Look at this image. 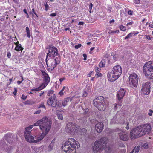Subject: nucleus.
Returning <instances> with one entry per match:
<instances>
[{
    "instance_id": "f257e3e1",
    "label": "nucleus",
    "mask_w": 153,
    "mask_h": 153,
    "mask_svg": "<svg viewBox=\"0 0 153 153\" xmlns=\"http://www.w3.org/2000/svg\"><path fill=\"white\" fill-rule=\"evenodd\" d=\"M52 124L46 117L26 128L25 131V137L26 141L35 143L40 142L49 131Z\"/></svg>"
},
{
    "instance_id": "f03ea898",
    "label": "nucleus",
    "mask_w": 153,
    "mask_h": 153,
    "mask_svg": "<svg viewBox=\"0 0 153 153\" xmlns=\"http://www.w3.org/2000/svg\"><path fill=\"white\" fill-rule=\"evenodd\" d=\"M107 139L105 137H102L98 141H95L93 147V150L94 153H108L110 148L107 146Z\"/></svg>"
},
{
    "instance_id": "7ed1b4c3",
    "label": "nucleus",
    "mask_w": 153,
    "mask_h": 153,
    "mask_svg": "<svg viewBox=\"0 0 153 153\" xmlns=\"http://www.w3.org/2000/svg\"><path fill=\"white\" fill-rule=\"evenodd\" d=\"M80 147L78 142L73 138H68L62 144V148L66 153H76V149Z\"/></svg>"
},
{
    "instance_id": "20e7f679",
    "label": "nucleus",
    "mask_w": 153,
    "mask_h": 153,
    "mask_svg": "<svg viewBox=\"0 0 153 153\" xmlns=\"http://www.w3.org/2000/svg\"><path fill=\"white\" fill-rule=\"evenodd\" d=\"M122 71V68L120 65L114 66L112 69L111 72L108 73L107 77L108 80L111 82L115 81L121 75Z\"/></svg>"
},
{
    "instance_id": "39448f33",
    "label": "nucleus",
    "mask_w": 153,
    "mask_h": 153,
    "mask_svg": "<svg viewBox=\"0 0 153 153\" xmlns=\"http://www.w3.org/2000/svg\"><path fill=\"white\" fill-rule=\"evenodd\" d=\"M61 61V58L60 56H57L52 58H48L47 59H45L47 66L48 67L49 70L52 71L56 66L57 65L60 64Z\"/></svg>"
},
{
    "instance_id": "423d86ee",
    "label": "nucleus",
    "mask_w": 153,
    "mask_h": 153,
    "mask_svg": "<svg viewBox=\"0 0 153 153\" xmlns=\"http://www.w3.org/2000/svg\"><path fill=\"white\" fill-rule=\"evenodd\" d=\"M93 103L100 111H104L106 109L105 100L102 96H99L94 99L93 101Z\"/></svg>"
},
{
    "instance_id": "0eeeda50",
    "label": "nucleus",
    "mask_w": 153,
    "mask_h": 153,
    "mask_svg": "<svg viewBox=\"0 0 153 153\" xmlns=\"http://www.w3.org/2000/svg\"><path fill=\"white\" fill-rule=\"evenodd\" d=\"M60 100L57 99L55 94H53V96L51 97L47 100V104L49 105L58 109L62 107V105L59 102Z\"/></svg>"
},
{
    "instance_id": "6e6552de",
    "label": "nucleus",
    "mask_w": 153,
    "mask_h": 153,
    "mask_svg": "<svg viewBox=\"0 0 153 153\" xmlns=\"http://www.w3.org/2000/svg\"><path fill=\"white\" fill-rule=\"evenodd\" d=\"M79 128L80 127L75 123L71 122L66 124L65 129L67 132L74 134L78 132Z\"/></svg>"
},
{
    "instance_id": "1a4fd4ad",
    "label": "nucleus",
    "mask_w": 153,
    "mask_h": 153,
    "mask_svg": "<svg viewBox=\"0 0 153 153\" xmlns=\"http://www.w3.org/2000/svg\"><path fill=\"white\" fill-rule=\"evenodd\" d=\"M141 128V127L138 126L131 130L130 132V135L131 139L137 138L143 136Z\"/></svg>"
},
{
    "instance_id": "9d476101",
    "label": "nucleus",
    "mask_w": 153,
    "mask_h": 153,
    "mask_svg": "<svg viewBox=\"0 0 153 153\" xmlns=\"http://www.w3.org/2000/svg\"><path fill=\"white\" fill-rule=\"evenodd\" d=\"M60 56L58 53V50L56 48L52 45H50L48 48V52L47 54V59L48 58H52Z\"/></svg>"
},
{
    "instance_id": "9b49d317",
    "label": "nucleus",
    "mask_w": 153,
    "mask_h": 153,
    "mask_svg": "<svg viewBox=\"0 0 153 153\" xmlns=\"http://www.w3.org/2000/svg\"><path fill=\"white\" fill-rule=\"evenodd\" d=\"M143 72L145 75L153 72V62L148 61L145 64Z\"/></svg>"
},
{
    "instance_id": "f8f14e48",
    "label": "nucleus",
    "mask_w": 153,
    "mask_h": 153,
    "mask_svg": "<svg viewBox=\"0 0 153 153\" xmlns=\"http://www.w3.org/2000/svg\"><path fill=\"white\" fill-rule=\"evenodd\" d=\"M129 83L130 85L134 87H137L138 85V76L135 73L131 74L129 77Z\"/></svg>"
},
{
    "instance_id": "ddd939ff",
    "label": "nucleus",
    "mask_w": 153,
    "mask_h": 153,
    "mask_svg": "<svg viewBox=\"0 0 153 153\" xmlns=\"http://www.w3.org/2000/svg\"><path fill=\"white\" fill-rule=\"evenodd\" d=\"M40 71L42 75L43 76V82L41 84L45 87H46L50 81V78L49 75L47 72L46 70H41Z\"/></svg>"
},
{
    "instance_id": "4468645a",
    "label": "nucleus",
    "mask_w": 153,
    "mask_h": 153,
    "mask_svg": "<svg viewBox=\"0 0 153 153\" xmlns=\"http://www.w3.org/2000/svg\"><path fill=\"white\" fill-rule=\"evenodd\" d=\"M150 83L149 82H146L142 84L141 92L145 95H148L150 92Z\"/></svg>"
},
{
    "instance_id": "2eb2a0df",
    "label": "nucleus",
    "mask_w": 153,
    "mask_h": 153,
    "mask_svg": "<svg viewBox=\"0 0 153 153\" xmlns=\"http://www.w3.org/2000/svg\"><path fill=\"white\" fill-rule=\"evenodd\" d=\"M80 97L79 96L78 97H67L64 98L62 101V104H61L63 106L65 107L66 106L68 103L70 102H71L72 100H76V103H77L79 102L80 100L79 98Z\"/></svg>"
},
{
    "instance_id": "dca6fc26",
    "label": "nucleus",
    "mask_w": 153,
    "mask_h": 153,
    "mask_svg": "<svg viewBox=\"0 0 153 153\" xmlns=\"http://www.w3.org/2000/svg\"><path fill=\"white\" fill-rule=\"evenodd\" d=\"M141 127V130H142L143 133L142 134L144 135L146 134H148L150 132L151 128V125L149 124H143L139 125Z\"/></svg>"
},
{
    "instance_id": "f3484780",
    "label": "nucleus",
    "mask_w": 153,
    "mask_h": 153,
    "mask_svg": "<svg viewBox=\"0 0 153 153\" xmlns=\"http://www.w3.org/2000/svg\"><path fill=\"white\" fill-rule=\"evenodd\" d=\"M120 139L123 141H127L129 139L128 134V133H125L123 132L118 133Z\"/></svg>"
},
{
    "instance_id": "a211bd4d",
    "label": "nucleus",
    "mask_w": 153,
    "mask_h": 153,
    "mask_svg": "<svg viewBox=\"0 0 153 153\" xmlns=\"http://www.w3.org/2000/svg\"><path fill=\"white\" fill-rule=\"evenodd\" d=\"M125 90L123 88L120 89L117 92V97L119 101H121V100L125 95Z\"/></svg>"
},
{
    "instance_id": "6ab92c4d",
    "label": "nucleus",
    "mask_w": 153,
    "mask_h": 153,
    "mask_svg": "<svg viewBox=\"0 0 153 153\" xmlns=\"http://www.w3.org/2000/svg\"><path fill=\"white\" fill-rule=\"evenodd\" d=\"M104 125L102 122H99L95 125V129L98 133H100L104 128Z\"/></svg>"
},
{
    "instance_id": "aec40b11",
    "label": "nucleus",
    "mask_w": 153,
    "mask_h": 153,
    "mask_svg": "<svg viewBox=\"0 0 153 153\" xmlns=\"http://www.w3.org/2000/svg\"><path fill=\"white\" fill-rule=\"evenodd\" d=\"M79 111L80 113L81 114H85L86 113H87L89 111L88 108H86L85 109L83 108L80 105H79Z\"/></svg>"
},
{
    "instance_id": "412c9836",
    "label": "nucleus",
    "mask_w": 153,
    "mask_h": 153,
    "mask_svg": "<svg viewBox=\"0 0 153 153\" xmlns=\"http://www.w3.org/2000/svg\"><path fill=\"white\" fill-rule=\"evenodd\" d=\"M45 87L42 84L40 85L39 87L35 88H33L31 90L32 91H39L43 89Z\"/></svg>"
},
{
    "instance_id": "4be33fe9",
    "label": "nucleus",
    "mask_w": 153,
    "mask_h": 153,
    "mask_svg": "<svg viewBox=\"0 0 153 153\" xmlns=\"http://www.w3.org/2000/svg\"><path fill=\"white\" fill-rule=\"evenodd\" d=\"M15 50L17 51H22L24 49V48L22 47L21 45H19L18 46H16Z\"/></svg>"
},
{
    "instance_id": "5701e85b",
    "label": "nucleus",
    "mask_w": 153,
    "mask_h": 153,
    "mask_svg": "<svg viewBox=\"0 0 153 153\" xmlns=\"http://www.w3.org/2000/svg\"><path fill=\"white\" fill-rule=\"evenodd\" d=\"M68 89V87L67 86H63L62 89L60 91V92L58 93V94L60 95L61 97L62 96L64 95V91L65 89Z\"/></svg>"
},
{
    "instance_id": "b1692460",
    "label": "nucleus",
    "mask_w": 153,
    "mask_h": 153,
    "mask_svg": "<svg viewBox=\"0 0 153 153\" xmlns=\"http://www.w3.org/2000/svg\"><path fill=\"white\" fill-rule=\"evenodd\" d=\"M146 76L153 81V72L145 75Z\"/></svg>"
},
{
    "instance_id": "393cba45",
    "label": "nucleus",
    "mask_w": 153,
    "mask_h": 153,
    "mask_svg": "<svg viewBox=\"0 0 153 153\" xmlns=\"http://www.w3.org/2000/svg\"><path fill=\"white\" fill-rule=\"evenodd\" d=\"M105 60H102L99 63V66L100 67H103L105 66Z\"/></svg>"
},
{
    "instance_id": "a878e982",
    "label": "nucleus",
    "mask_w": 153,
    "mask_h": 153,
    "mask_svg": "<svg viewBox=\"0 0 153 153\" xmlns=\"http://www.w3.org/2000/svg\"><path fill=\"white\" fill-rule=\"evenodd\" d=\"M24 104L25 105H32L34 103V102L31 100H27L24 103Z\"/></svg>"
},
{
    "instance_id": "bb28decb",
    "label": "nucleus",
    "mask_w": 153,
    "mask_h": 153,
    "mask_svg": "<svg viewBox=\"0 0 153 153\" xmlns=\"http://www.w3.org/2000/svg\"><path fill=\"white\" fill-rule=\"evenodd\" d=\"M26 32L27 33V36L29 38L30 37V31L28 27H27L26 28Z\"/></svg>"
},
{
    "instance_id": "cd10ccee",
    "label": "nucleus",
    "mask_w": 153,
    "mask_h": 153,
    "mask_svg": "<svg viewBox=\"0 0 153 153\" xmlns=\"http://www.w3.org/2000/svg\"><path fill=\"white\" fill-rule=\"evenodd\" d=\"M121 103H122L121 101H119V102L118 103V104H115V105L114 106V109L115 110H117V106H119V108H120L121 107V106H122Z\"/></svg>"
},
{
    "instance_id": "c85d7f7f",
    "label": "nucleus",
    "mask_w": 153,
    "mask_h": 153,
    "mask_svg": "<svg viewBox=\"0 0 153 153\" xmlns=\"http://www.w3.org/2000/svg\"><path fill=\"white\" fill-rule=\"evenodd\" d=\"M119 28H120V30L121 31H125L126 30V27L122 25H119Z\"/></svg>"
},
{
    "instance_id": "c756f323",
    "label": "nucleus",
    "mask_w": 153,
    "mask_h": 153,
    "mask_svg": "<svg viewBox=\"0 0 153 153\" xmlns=\"http://www.w3.org/2000/svg\"><path fill=\"white\" fill-rule=\"evenodd\" d=\"M133 34V33H130L128 34L127 36L125 37V39L126 40L128 39L129 38L132 37Z\"/></svg>"
},
{
    "instance_id": "7c9ffc66",
    "label": "nucleus",
    "mask_w": 153,
    "mask_h": 153,
    "mask_svg": "<svg viewBox=\"0 0 153 153\" xmlns=\"http://www.w3.org/2000/svg\"><path fill=\"white\" fill-rule=\"evenodd\" d=\"M11 135L10 134H6L4 137V139L6 141H8L9 138L11 137Z\"/></svg>"
},
{
    "instance_id": "2f4dec72",
    "label": "nucleus",
    "mask_w": 153,
    "mask_h": 153,
    "mask_svg": "<svg viewBox=\"0 0 153 153\" xmlns=\"http://www.w3.org/2000/svg\"><path fill=\"white\" fill-rule=\"evenodd\" d=\"M54 92L53 90L51 89L48 91L47 95L48 96H50L53 94Z\"/></svg>"
},
{
    "instance_id": "473e14b6",
    "label": "nucleus",
    "mask_w": 153,
    "mask_h": 153,
    "mask_svg": "<svg viewBox=\"0 0 153 153\" xmlns=\"http://www.w3.org/2000/svg\"><path fill=\"white\" fill-rule=\"evenodd\" d=\"M111 123L112 124H115V123H121V122H119L118 121L116 122L115 121V119L114 118H113L111 120Z\"/></svg>"
},
{
    "instance_id": "72a5a7b5",
    "label": "nucleus",
    "mask_w": 153,
    "mask_h": 153,
    "mask_svg": "<svg viewBox=\"0 0 153 153\" xmlns=\"http://www.w3.org/2000/svg\"><path fill=\"white\" fill-rule=\"evenodd\" d=\"M43 108L44 109V111H45L46 109V107H45V105H44L43 104H41L38 107L39 108Z\"/></svg>"
},
{
    "instance_id": "f704fd0d",
    "label": "nucleus",
    "mask_w": 153,
    "mask_h": 153,
    "mask_svg": "<svg viewBox=\"0 0 153 153\" xmlns=\"http://www.w3.org/2000/svg\"><path fill=\"white\" fill-rule=\"evenodd\" d=\"M146 39H147L148 40H152V37H150L149 35H145Z\"/></svg>"
},
{
    "instance_id": "c9c22d12",
    "label": "nucleus",
    "mask_w": 153,
    "mask_h": 153,
    "mask_svg": "<svg viewBox=\"0 0 153 153\" xmlns=\"http://www.w3.org/2000/svg\"><path fill=\"white\" fill-rule=\"evenodd\" d=\"M93 5L92 3H91L89 6V12L90 13H91V10L92 9Z\"/></svg>"
},
{
    "instance_id": "e433bc0d",
    "label": "nucleus",
    "mask_w": 153,
    "mask_h": 153,
    "mask_svg": "<svg viewBox=\"0 0 153 153\" xmlns=\"http://www.w3.org/2000/svg\"><path fill=\"white\" fill-rule=\"evenodd\" d=\"M53 145H52V143H50L48 148V150L49 151L51 150L53 147Z\"/></svg>"
},
{
    "instance_id": "4c0bfd02",
    "label": "nucleus",
    "mask_w": 153,
    "mask_h": 153,
    "mask_svg": "<svg viewBox=\"0 0 153 153\" xmlns=\"http://www.w3.org/2000/svg\"><path fill=\"white\" fill-rule=\"evenodd\" d=\"M88 94L86 91H84L83 92L82 96L84 97H85L88 95Z\"/></svg>"
},
{
    "instance_id": "58836bf2",
    "label": "nucleus",
    "mask_w": 153,
    "mask_h": 153,
    "mask_svg": "<svg viewBox=\"0 0 153 153\" xmlns=\"http://www.w3.org/2000/svg\"><path fill=\"white\" fill-rule=\"evenodd\" d=\"M97 73H96L95 74V76L97 78L99 77H101L102 76V74L101 73L99 72Z\"/></svg>"
},
{
    "instance_id": "ea45409f",
    "label": "nucleus",
    "mask_w": 153,
    "mask_h": 153,
    "mask_svg": "<svg viewBox=\"0 0 153 153\" xmlns=\"http://www.w3.org/2000/svg\"><path fill=\"white\" fill-rule=\"evenodd\" d=\"M82 46V45L80 44H79L78 45H76L75 46V48L76 49H78L80 48Z\"/></svg>"
},
{
    "instance_id": "a19ab883",
    "label": "nucleus",
    "mask_w": 153,
    "mask_h": 153,
    "mask_svg": "<svg viewBox=\"0 0 153 153\" xmlns=\"http://www.w3.org/2000/svg\"><path fill=\"white\" fill-rule=\"evenodd\" d=\"M21 78H22L21 81H17V83L19 85L24 80L23 76L22 75H21Z\"/></svg>"
},
{
    "instance_id": "79ce46f5",
    "label": "nucleus",
    "mask_w": 153,
    "mask_h": 153,
    "mask_svg": "<svg viewBox=\"0 0 153 153\" xmlns=\"http://www.w3.org/2000/svg\"><path fill=\"white\" fill-rule=\"evenodd\" d=\"M149 112L148 113V115L149 116H151L152 114L153 113V110L151 109H149Z\"/></svg>"
},
{
    "instance_id": "37998d69",
    "label": "nucleus",
    "mask_w": 153,
    "mask_h": 153,
    "mask_svg": "<svg viewBox=\"0 0 153 153\" xmlns=\"http://www.w3.org/2000/svg\"><path fill=\"white\" fill-rule=\"evenodd\" d=\"M45 10L46 11H47L49 8V7L48 5L46 3V4H45Z\"/></svg>"
},
{
    "instance_id": "c03bdc74",
    "label": "nucleus",
    "mask_w": 153,
    "mask_h": 153,
    "mask_svg": "<svg viewBox=\"0 0 153 153\" xmlns=\"http://www.w3.org/2000/svg\"><path fill=\"white\" fill-rule=\"evenodd\" d=\"M100 70L101 69L99 68H98L97 67H96V68H95V71L97 73L100 72Z\"/></svg>"
},
{
    "instance_id": "a18cd8bd",
    "label": "nucleus",
    "mask_w": 153,
    "mask_h": 153,
    "mask_svg": "<svg viewBox=\"0 0 153 153\" xmlns=\"http://www.w3.org/2000/svg\"><path fill=\"white\" fill-rule=\"evenodd\" d=\"M66 79V78L65 77H63L62 78H61L59 79V81L60 82V84H61L62 82Z\"/></svg>"
},
{
    "instance_id": "49530a36",
    "label": "nucleus",
    "mask_w": 153,
    "mask_h": 153,
    "mask_svg": "<svg viewBox=\"0 0 153 153\" xmlns=\"http://www.w3.org/2000/svg\"><path fill=\"white\" fill-rule=\"evenodd\" d=\"M135 4H139L140 3V0H133Z\"/></svg>"
},
{
    "instance_id": "de8ad7c7",
    "label": "nucleus",
    "mask_w": 153,
    "mask_h": 153,
    "mask_svg": "<svg viewBox=\"0 0 153 153\" xmlns=\"http://www.w3.org/2000/svg\"><path fill=\"white\" fill-rule=\"evenodd\" d=\"M17 92V89L16 88H14V91L13 92V94L14 96H16V93Z\"/></svg>"
},
{
    "instance_id": "09e8293b",
    "label": "nucleus",
    "mask_w": 153,
    "mask_h": 153,
    "mask_svg": "<svg viewBox=\"0 0 153 153\" xmlns=\"http://www.w3.org/2000/svg\"><path fill=\"white\" fill-rule=\"evenodd\" d=\"M139 150L140 147L139 146H138L135 149V153H138V152L139 151Z\"/></svg>"
},
{
    "instance_id": "8fccbe9b",
    "label": "nucleus",
    "mask_w": 153,
    "mask_h": 153,
    "mask_svg": "<svg viewBox=\"0 0 153 153\" xmlns=\"http://www.w3.org/2000/svg\"><path fill=\"white\" fill-rule=\"evenodd\" d=\"M58 118L59 119L62 120L63 118L62 115L61 114H58Z\"/></svg>"
},
{
    "instance_id": "3c124183",
    "label": "nucleus",
    "mask_w": 153,
    "mask_h": 153,
    "mask_svg": "<svg viewBox=\"0 0 153 153\" xmlns=\"http://www.w3.org/2000/svg\"><path fill=\"white\" fill-rule=\"evenodd\" d=\"M41 112V110H39L37 111H35L34 114H39Z\"/></svg>"
},
{
    "instance_id": "603ef678",
    "label": "nucleus",
    "mask_w": 153,
    "mask_h": 153,
    "mask_svg": "<svg viewBox=\"0 0 153 153\" xmlns=\"http://www.w3.org/2000/svg\"><path fill=\"white\" fill-rule=\"evenodd\" d=\"M11 54L10 52H8L7 53V57L9 58H10L11 57Z\"/></svg>"
},
{
    "instance_id": "864d4df0",
    "label": "nucleus",
    "mask_w": 153,
    "mask_h": 153,
    "mask_svg": "<svg viewBox=\"0 0 153 153\" xmlns=\"http://www.w3.org/2000/svg\"><path fill=\"white\" fill-rule=\"evenodd\" d=\"M149 27L153 28V23L150 22L149 24Z\"/></svg>"
},
{
    "instance_id": "5fc2aeb1",
    "label": "nucleus",
    "mask_w": 153,
    "mask_h": 153,
    "mask_svg": "<svg viewBox=\"0 0 153 153\" xmlns=\"http://www.w3.org/2000/svg\"><path fill=\"white\" fill-rule=\"evenodd\" d=\"M134 23V22L133 21L129 23H128L126 24V26L128 25H131Z\"/></svg>"
},
{
    "instance_id": "6e6d98bb",
    "label": "nucleus",
    "mask_w": 153,
    "mask_h": 153,
    "mask_svg": "<svg viewBox=\"0 0 153 153\" xmlns=\"http://www.w3.org/2000/svg\"><path fill=\"white\" fill-rule=\"evenodd\" d=\"M56 13H53L51 14L50 15V16L51 17H55L56 16Z\"/></svg>"
},
{
    "instance_id": "4d7b16f0",
    "label": "nucleus",
    "mask_w": 153,
    "mask_h": 153,
    "mask_svg": "<svg viewBox=\"0 0 153 153\" xmlns=\"http://www.w3.org/2000/svg\"><path fill=\"white\" fill-rule=\"evenodd\" d=\"M27 96H25L24 95V94L22 95V97H21V98L23 99V100H25L27 98Z\"/></svg>"
},
{
    "instance_id": "13d9d810",
    "label": "nucleus",
    "mask_w": 153,
    "mask_h": 153,
    "mask_svg": "<svg viewBox=\"0 0 153 153\" xmlns=\"http://www.w3.org/2000/svg\"><path fill=\"white\" fill-rule=\"evenodd\" d=\"M93 72V71H91L87 75V76L89 77H91V75H92V73Z\"/></svg>"
},
{
    "instance_id": "bf43d9fd",
    "label": "nucleus",
    "mask_w": 153,
    "mask_h": 153,
    "mask_svg": "<svg viewBox=\"0 0 153 153\" xmlns=\"http://www.w3.org/2000/svg\"><path fill=\"white\" fill-rule=\"evenodd\" d=\"M83 56L84 57L83 59L84 60H87V55L85 54H83Z\"/></svg>"
},
{
    "instance_id": "052dcab7",
    "label": "nucleus",
    "mask_w": 153,
    "mask_h": 153,
    "mask_svg": "<svg viewBox=\"0 0 153 153\" xmlns=\"http://www.w3.org/2000/svg\"><path fill=\"white\" fill-rule=\"evenodd\" d=\"M95 48V47H91L90 49V51L89 52V53L90 54H92V53L91 52V51H93L94 49Z\"/></svg>"
},
{
    "instance_id": "680f3d73",
    "label": "nucleus",
    "mask_w": 153,
    "mask_h": 153,
    "mask_svg": "<svg viewBox=\"0 0 153 153\" xmlns=\"http://www.w3.org/2000/svg\"><path fill=\"white\" fill-rule=\"evenodd\" d=\"M128 13L129 15H132V13H133V11L131 10H129L128 11Z\"/></svg>"
},
{
    "instance_id": "e2e57ef3",
    "label": "nucleus",
    "mask_w": 153,
    "mask_h": 153,
    "mask_svg": "<svg viewBox=\"0 0 153 153\" xmlns=\"http://www.w3.org/2000/svg\"><path fill=\"white\" fill-rule=\"evenodd\" d=\"M14 44L16 46H18L19 45H21V44H19V42L18 41H17L16 42H15Z\"/></svg>"
},
{
    "instance_id": "0e129e2a",
    "label": "nucleus",
    "mask_w": 153,
    "mask_h": 153,
    "mask_svg": "<svg viewBox=\"0 0 153 153\" xmlns=\"http://www.w3.org/2000/svg\"><path fill=\"white\" fill-rule=\"evenodd\" d=\"M129 123H128L127 124V126L126 127V128L127 130H128L129 129V128L128 126Z\"/></svg>"
},
{
    "instance_id": "69168bd1",
    "label": "nucleus",
    "mask_w": 153,
    "mask_h": 153,
    "mask_svg": "<svg viewBox=\"0 0 153 153\" xmlns=\"http://www.w3.org/2000/svg\"><path fill=\"white\" fill-rule=\"evenodd\" d=\"M120 130V129H119L118 128H117L114 130L113 131H114V132L118 131H119Z\"/></svg>"
},
{
    "instance_id": "338daca9",
    "label": "nucleus",
    "mask_w": 153,
    "mask_h": 153,
    "mask_svg": "<svg viewBox=\"0 0 153 153\" xmlns=\"http://www.w3.org/2000/svg\"><path fill=\"white\" fill-rule=\"evenodd\" d=\"M145 146V147H144L146 149L147 148H148V145L146 143H145V144H144V145L143 146Z\"/></svg>"
},
{
    "instance_id": "774afa93",
    "label": "nucleus",
    "mask_w": 153,
    "mask_h": 153,
    "mask_svg": "<svg viewBox=\"0 0 153 153\" xmlns=\"http://www.w3.org/2000/svg\"><path fill=\"white\" fill-rule=\"evenodd\" d=\"M84 24V22H79L78 25H82Z\"/></svg>"
}]
</instances>
